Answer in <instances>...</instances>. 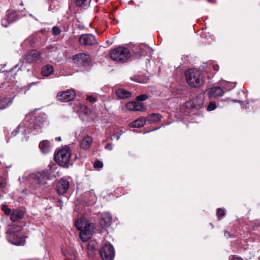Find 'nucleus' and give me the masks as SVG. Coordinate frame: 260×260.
<instances>
[{"label": "nucleus", "instance_id": "obj_46", "mask_svg": "<svg viewBox=\"0 0 260 260\" xmlns=\"http://www.w3.org/2000/svg\"><path fill=\"white\" fill-rule=\"evenodd\" d=\"M57 140H58L59 141L61 140V138L60 137H57L56 138Z\"/></svg>", "mask_w": 260, "mask_h": 260}, {"label": "nucleus", "instance_id": "obj_49", "mask_svg": "<svg viewBox=\"0 0 260 260\" xmlns=\"http://www.w3.org/2000/svg\"><path fill=\"white\" fill-rule=\"evenodd\" d=\"M25 141H27V137H26V138H25Z\"/></svg>", "mask_w": 260, "mask_h": 260}, {"label": "nucleus", "instance_id": "obj_43", "mask_svg": "<svg viewBox=\"0 0 260 260\" xmlns=\"http://www.w3.org/2000/svg\"><path fill=\"white\" fill-rule=\"evenodd\" d=\"M231 260H243V259L240 257H234Z\"/></svg>", "mask_w": 260, "mask_h": 260}, {"label": "nucleus", "instance_id": "obj_51", "mask_svg": "<svg viewBox=\"0 0 260 260\" xmlns=\"http://www.w3.org/2000/svg\"><path fill=\"white\" fill-rule=\"evenodd\" d=\"M19 180H21V178H19ZM20 181L21 182V181Z\"/></svg>", "mask_w": 260, "mask_h": 260}, {"label": "nucleus", "instance_id": "obj_45", "mask_svg": "<svg viewBox=\"0 0 260 260\" xmlns=\"http://www.w3.org/2000/svg\"><path fill=\"white\" fill-rule=\"evenodd\" d=\"M17 133L16 132H13L11 134V135L13 136H15L16 135Z\"/></svg>", "mask_w": 260, "mask_h": 260}, {"label": "nucleus", "instance_id": "obj_12", "mask_svg": "<svg viewBox=\"0 0 260 260\" xmlns=\"http://www.w3.org/2000/svg\"><path fill=\"white\" fill-rule=\"evenodd\" d=\"M79 43L83 46L93 45L97 43L95 37L91 34H84L79 38Z\"/></svg>", "mask_w": 260, "mask_h": 260}, {"label": "nucleus", "instance_id": "obj_44", "mask_svg": "<svg viewBox=\"0 0 260 260\" xmlns=\"http://www.w3.org/2000/svg\"><path fill=\"white\" fill-rule=\"evenodd\" d=\"M224 235H225V236H226V237H229V236H230V233H229V232H227V231H225V232H224Z\"/></svg>", "mask_w": 260, "mask_h": 260}, {"label": "nucleus", "instance_id": "obj_28", "mask_svg": "<svg viewBox=\"0 0 260 260\" xmlns=\"http://www.w3.org/2000/svg\"><path fill=\"white\" fill-rule=\"evenodd\" d=\"M150 50V48L146 46H143V48L141 47V51L140 52L141 55H145L147 54V52Z\"/></svg>", "mask_w": 260, "mask_h": 260}, {"label": "nucleus", "instance_id": "obj_11", "mask_svg": "<svg viewBox=\"0 0 260 260\" xmlns=\"http://www.w3.org/2000/svg\"><path fill=\"white\" fill-rule=\"evenodd\" d=\"M74 62L79 66H86L91 61L88 55L85 53H79L73 56Z\"/></svg>", "mask_w": 260, "mask_h": 260}, {"label": "nucleus", "instance_id": "obj_35", "mask_svg": "<svg viewBox=\"0 0 260 260\" xmlns=\"http://www.w3.org/2000/svg\"><path fill=\"white\" fill-rule=\"evenodd\" d=\"M52 32L54 35H58L59 34H60L61 30L58 27L54 26L52 28Z\"/></svg>", "mask_w": 260, "mask_h": 260}, {"label": "nucleus", "instance_id": "obj_26", "mask_svg": "<svg viewBox=\"0 0 260 260\" xmlns=\"http://www.w3.org/2000/svg\"><path fill=\"white\" fill-rule=\"evenodd\" d=\"M12 103L9 98L2 99L0 100V109H4L9 107Z\"/></svg>", "mask_w": 260, "mask_h": 260}, {"label": "nucleus", "instance_id": "obj_31", "mask_svg": "<svg viewBox=\"0 0 260 260\" xmlns=\"http://www.w3.org/2000/svg\"><path fill=\"white\" fill-rule=\"evenodd\" d=\"M148 98V96L147 94H141L136 97V101H137L138 102L143 101L147 100Z\"/></svg>", "mask_w": 260, "mask_h": 260}, {"label": "nucleus", "instance_id": "obj_25", "mask_svg": "<svg viewBox=\"0 0 260 260\" xmlns=\"http://www.w3.org/2000/svg\"><path fill=\"white\" fill-rule=\"evenodd\" d=\"M116 94L120 99H126L130 97L131 93L124 89H118L116 91Z\"/></svg>", "mask_w": 260, "mask_h": 260}, {"label": "nucleus", "instance_id": "obj_14", "mask_svg": "<svg viewBox=\"0 0 260 260\" xmlns=\"http://www.w3.org/2000/svg\"><path fill=\"white\" fill-rule=\"evenodd\" d=\"M70 186L69 182L66 179H60L56 184V190L60 194L66 193Z\"/></svg>", "mask_w": 260, "mask_h": 260}, {"label": "nucleus", "instance_id": "obj_24", "mask_svg": "<svg viewBox=\"0 0 260 260\" xmlns=\"http://www.w3.org/2000/svg\"><path fill=\"white\" fill-rule=\"evenodd\" d=\"M54 71L53 67L49 64H47L42 69V75L43 76L48 77L51 75Z\"/></svg>", "mask_w": 260, "mask_h": 260}, {"label": "nucleus", "instance_id": "obj_19", "mask_svg": "<svg viewBox=\"0 0 260 260\" xmlns=\"http://www.w3.org/2000/svg\"><path fill=\"white\" fill-rule=\"evenodd\" d=\"M23 216L24 212L19 209H16L13 210L12 212L10 215V219L12 221L15 222L22 219Z\"/></svg>", "mask_w": 260, "mask_h": 260}, {"label": "nucleus", "instance_id": "obj_38", "mask_svg": "<svg viewBox=\"0 0 260 260\" xmlns=\"http://www.w3.org/2000/svg\"><path fill=\"white\" fill-rule=\"evenodd\" d=\"M224 215V211L222 209L219 208L217 210V216L219 217H220L223 216Z\"/></svg>", "mask_w": 260, "mask_h": 260}, {"label": "nucleus", "instance_id": "obj_4", "mask_svg": "<svg viewBox=\"0 0 260 260\" xmlns=\"http://www.w3.org/2000/svg\"><path fill=\"white\" fill-rule=\"evenodd\" d=\"M26 178L28 181L32 184L38 185L39 186L44 187L47 184V181L50 179V177L46 172L38 173L35 174H31L27 177V175L25 174L24 177L22 178L23 181L24 178Z\"/></svg>", "mask_w": 260, "mask_h": 260}, {"label": "nucleus", "instance_id": "obj_5", "mask_svg": "<svg viewBox=\"0 0 260 260\" xmlns=\"http://www.w3.org/2000/svg\"><path fill=\"white\" fill-rule=\"evenodd\" d=\"M130 56L129 50L123 47H117L110 52L111 59L119 62L126 61L130 58Z\"/></svg>", "mask_w": 260, "mask_h": 260}, {"label": "nucleus", "instance_id": "obj_16", "mask_svg": "<svg viewBox=\"0 0 260 260\" xmlns=\"http://www.w3.org/2000/svg\"><path fill=\"white\" fill-rule=\"evenodd\" d=\"M224 93V91L223 89L218 86L211 88L208 91L209 98L210 99L222 96Z\"/></svg>", "mask_w": 260, "mask_h": 260}, {"label": "nucleus", "instance_id": "obj_50", "mask_svg": "<svg viewBox=\"0 0 260 260\" xmlns=\"http://www.w3.org/2000/svg\"><path fill=\"white\" fill-rule=\"evenodd\" d=\"M29 116V115H27L26 116V118H28Z\"/></svg>", "mask_w": 260, "mask_h": 260}, {"label": "nucleus", "instance_id": "obj_18", "mask_svg": "<svg viewBox=\"0 0 260 260\" xmlns=\"http://www.w3.org/2000/svg\"><path fill=\"white\" fill-rule=\"evenodd\" d=\"M143 107V105L137 101L129 102L126 106V108L128 111H141Z\"/></svg>", "mask_w": 260, "mask_h": 260}, {"label": "nucleus", "instance_id": "obj_39", "mask_svg": "<svg viewBox=\"0 0 260 260\" xmlns=\"http://www.w3.org/2000/svg\"><path fill=\"white\" fill-rule=\"evenodd\" d=\"M86 100H88L90 103H94L96 102V99L92 96H87L86 97Z\"/></svg>", "mask_w": 260, "mask_h": 260}, {"label": "nucleus", "instance_id": "obj_13", "mask_svg": "<svg viewBox=\"0 0 260 260\" xmlns=\"http://www.w3.org/2000/svg\"><path fill=\"white\" fill-rule=\"evenodd\" d=\"M41 54L37 50H32L27 52L24 57V60L26 63H35L41 59Z\"/></svg>", "mask_w": 260, "mask_h": 260}, {"label": "nucleus", "instance_id": "obj_8", "mask_svg": "<svg viewBox=\"0 0 260 260\" xmlns=\"http://www.w3.org/2000/svg\"><path fill=\"white\" fill-rule=\"evenodd\" d=\"M18 18V15L16 11L8 10L5 17L2 20V24L4 27H7L10 23L16 21Z\"/></svg>", "mask_w": 260, "mask_h": 260}, {"label": "nucleus", "instance_id": "obj_36", "mask_svg": "<svg viewBox=\"0 0 260 260\" xmlns=\"http://www.w3.org/2000/svg\"><path fill=\"white\" fill-rule=\"evenodd\" d=\"M122 132H118L116 134L111 136V140H113L114 139H116L117 140H118L120 139V137L121 135Z\"/></svg>", "mask_w": 260, "mask_h": 260}, {"label": "nucleus", "instance_id": "obj_32", "mask_svg": "<svg viewBox=\"0 0 260 260\" xmlns=\"http://www.w3.org/2000/svg\"><path fill=\"white\" fill-rule=\"evenodd\" d=\"M87 1V0H73L74 2L75 3L76 5L78 7L84 6Z\"/></svg>", "mask_w": 260, "mask_h": 260}, {"label": "nucleus", "instance_id": "obj_41", "mask_svg": "<svg viewBox=\"0 0 260 260\" xmlns=\"http://www.w3.org/2000/svg\"><path fill=\"white\" fill-rule=\"evenodd\" d=\"M91 200L93 201V202H94V200H95V195L93 193H92L91 194Z\"/></svg>", "mask_w": 260, "mask_h": 260}, {"label": "nucleus", "instance_id": "obj_29", "mask_svg": "<svg viewBox=\"0 0 260 260\" xmlns=\"http://www.w3.org/2000/svg\"><path fill=\"white\" fill-rule=\"evenodd\" d=\"M7 182L6 178L0 176V188H5L7 185Z\"/></svg>", "mask_w": 260, "mask_h": 260}, {"label": "nucleus", "instance_id": "obj_37", "mask_svg": "<svg viewBox=\"0 0 260 260\" xmlns=\"http://www.w3.org/2000/svg\"><path fill=\"white\" fill-rule=\"evenodd\" d=\"M103 166V164L101 161H96L94 164V167L95 168H101Z\"/></svg>", "mask_w": 260, "mask_h": 260}, {"label": "nucleus", "instance_id": "obj_21", "mask_svg": "<svg viewBox=\"0 0 260 260\" xmlns=\"http://www.w3.org/2000/svg\"><path fill=\"white\" fill-rule=\"evenodd\" d=\"M51 143L47 140H44L40 142L39 147L41 151L44 153L49 152L51 149Z\"/></svg>", "mask_w": 260, "mask_h": 260}, {"label": "nucleus", "instance_id": "obj_30", "mask_svg": "<svg viewBox=\"0 0 260 260\" xmlns=\"http://www.w3.org/2000/svg\"><path fill=\"white\" fill-rule=\"evenodd\" d=\"M216 108V105L215 102L212 101L211 102L208 107H207V110L209 111H211L214 110H215Z\"/></svg>", "mask_w": 260, "mask_h": 260}, {"label": "nucleus", "instance_id": "obj_6", "mask_svg": "<svg viewBox=\"0 0 260 260\" xmlns=\"http://www.w3.org/2000/svg\"><path fill=\"white\" fill-rule=\"evenodd\" d=\"M71 155V150L69 147L66 146L55 152V160L60 166H64L68 164Z\"/></svg>", "mask_w": 260, "mask_h": 260}, {"label": "nucleus", "instance_id": "obj_9", "mask_svg": "<svg viewBox=\"0 0 260 260\" xmlns=\"http://www.w3.org/2000/svg\"><path fill=\"white\" fill-rule=\"evenodd\" d=\"M204 94H201L196 98L186 103L187 108L200 109L204 107Z\"/></svg>", "mask_w": 260, "mask_h": 260}, {"label": "nucleus", "instance_id": "obj_33", "mask_svg": "<svg viewBox=\"0 0 260 260\" xmlns=\"http://www.w3.org/2000/svg\"><path fill=\"white\" fill-rule=\"evenodd\" d=\"M2 210L5 212V213L7 215L11 214V211L10 209H9L6 206L3 205L2 207Z\"/></svg>", "mask_w": 260, "mask_h": 260}, {"label": "nucleus", "instance_id": "obj_3", "mask_svg": "<svg viewBox=\"0 0 260 260\" xmlns=\"http://www.w3.org/2000/svg\"><path fill=\"white\" fill-rule=\"evenodd\" d=\"M187 83L191 87H197L203 85L204 77L201 73L196 69L188 70L185 72Z\"/></svg>", "mask_w": 260, "mask_h": 260}, {"label": "nucleus", "instance_id": "obj_10", "mask_svg": "<svg viewBox=\"0 0 260 260\" xmlns=\"http://www.w3.org/2000/svg\"><path fill=\"white\" fill-rule=\"evenodd\" d=\"M76 93L74 90L69 89L58 93L57 97L58 101L61 102H67L74 99Z\"/></svg>", "mask_w": 260, "mask_h": 260}, {"label": "nucleus", "instance_id": "obj_17", "mask_svg": "<svg viewBox=\"0 0 260 260\" xmlns=\"http://www.w3.org/2000/svg\"><path fill=\"white\" fill-rule=\"evenodd\" d=\"M112 217L109 213H104L101 216L100 224L103 228L109 226L111 224Z\"/></svg>", "mask_w": 260, "mask_h": 260}, {"label": "nucleus", "instance_id": "obj_20", "mask_svg": "<svg viewBox=\"0 0 260 260\" xmlns=\"http://www.w3.org/2000/svg\"><path fill=\"white\" fill-rule=\"evenodd\" d=\"M161 118V116L160 114L153 113L145 118V120L146 123H148V124H151L158 122Z\"/></svg>", "mask_w": 260, "mask_h": 260}, {"label": "nucleus", "instance_id": "obj_22", "mask_svg": "<svg viewBox=\"0 0 260 260\" xmlns=\"http://www.w3.org/2000/svg\"><path fill=\"white\" fill-rule=\"evenodd\" d=\"M146 124L145 118L143 117H139L134 122L129 123V126L131 127H140Z\"/></svg>", "mask_w": 260, "mask_h": 260}, {"label": "nucleus", "instance_id": "obj_47", "mask_svg": "<svg viewBox=\"0 0 260 260\" xmlns=\"http://www.w3.org/2000/svg\"><path fill=\"white\" fill-rule=\"evenodd\" d=\"M234 101L235 102H240V101H238V100H234Z\"/></svg>", "mask_w": 260, "mask_h": 260}, {"label": "nucleus", "instance_id": "obj_15", "mask_svg": "<svg viewBox=\"0 0 260 260\" xmlns=\"http://www.w3.org/2000/svg\"><path fill=\"white\" fill-rule=\"evenodd\" d=\"M47 115L45 113H41L35 119V122L34 124V129L38 131L41 129L42 126L45 123H47Z\"/></svg>", "mask_w": 260, "mask_h": 260}, {"label": "nucleus", "instance_id": "obj_42", "mask_svg": "<svg viewBox=\"0 0 260 260\" xmlns=\"http://www.w3.org/2000/svg\"><path fill=\"white\" fill-rule=\"evenodd\" d=\"M213 68L214 70L216 71H218L219 69V67L217 65H213Z\"/></svg>", "mask_w": 260, "mask_h": 260}, {"label": "nucleus", "instance_id": "obj_48", "mask_svg": "<svg viewBox=\"0 0 260 260\" xmlns=\"http://www.w3.org/2000/svg\"><path fill=\"white\" fill-rule=\"evenodd\" d=\"M89 194V193H85V196H87V195H88Z\"/></svg>", "mask_w": 260, "mask_h": 260}, {"label": "nucleus", "instance_id": "obj_23", "mask_svg": "<svg viewBox=\"0 0 260 260\" xmlns=\"http://www.w3.org/2000/svg\"><path fill=\"white\" fill-rule=\"evenodd\" d=\"M92 142V139L90 136H86L84 137L81 144V147L83 149L87 150L89 148Z\"/></svg>", "mask_w": 260, "mask_h": 260}, {"label": "nucleus", "instance_id": "obj_27", "mask_svg": "<svg viewBox=\"0 0 260 260\" xmlns=\"http://www.w3.org/2000/svg\"><path fill=\"white\" fill-rule=\"evenodd\" d=\"M31 126L30 125H27V124L26 123H25V122L23 121L22 123H21L18 127V128L19 129H21V131L22 132H25V133H29V130L28 129Z\"/></svg>", "mask_w": 260, "mask_h": 260}, {"label": "nucleus", "instance_id": "obj_1", "mask_svg": "<svg viewBox=\"0 0 260 260\" xmlns=\"http://www.w3.org/2000/svg\"><path fill=\"white\" fill-rule=\"evenodd\" d=\"M22 228L15 224L9 225L6 232L7 238L8 241L14 245H23L25 242V237L21 233Z\"/></svg>", "mask_w": 260, "mask_h": 260}, {"label": "nucleus", "instance_id": "obj_7", "mask_svg": "<svg viewBox=\"0 0 260 260\" xmlns=\"http://www.w3.org/2000/svg\"><path fill=\"white\" fill-rule=\"evenodd\" d=\"M100 254L103 260H113L115 255L113 246L109 243L105 244L100 250Z\"/></svg>", "mask_w": 260, "mask_h": 260}, {"label": "nucleus", "instance_id": "obj_2", "mask_svg": "<svg viewBox=\"0 0 260 260\" xmlns=\"http://www.w3.org/2000/svg\"><path fill=\"white\" fill-rule=\"evenodd\" d=\"M75 226L80 231V236L83 242H86L91 238L93 228V224L84 219H80L75 222Z\"/></svg>", "mask_w": 260, "mask_h": 260}, {"label": "nucleus", "instance_id": "obj_34", "mask_svg": "<svg viewBox=\"0 0 260 260\" xmlns=\"http://www.w3.org/2000/svg\"><path fill=\"white\" fill-rule=\"evenodd\" d=\"M96 243L94 241H90L88 243V249H94L96 248Z\"/></svg>", "mask_w": 260, "mask_h": 260}, {"label": "nucleus", "instance_id": "obj_40", "mask_svg": "<svg viewBox=\"0 0 260 260\" xmlns=\"http://www.w3.org/2000/svg\"><path fill=\"white\" fill-rule=\"evenodd\" d=\"M105 148L106 149H108V150H112V144L111 143H109L108 144H107L106 146H105Z\"/></svg>", "mask_w": 260, "mask_h": 260}]
</instances>
